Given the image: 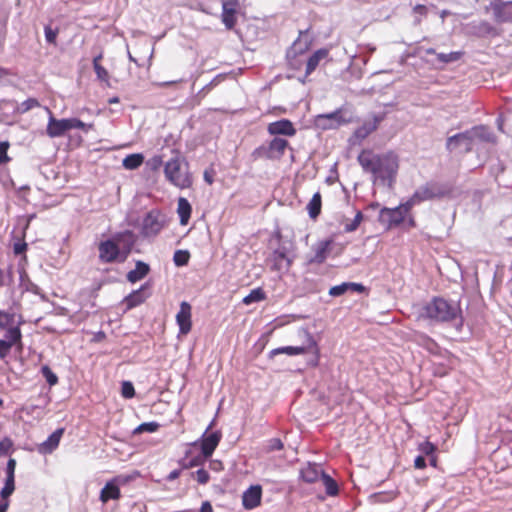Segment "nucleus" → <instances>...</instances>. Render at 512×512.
<instances>
[{"label":"nucleus","instance_id":"obj_1","mask_svg":"<svg viewBox=\"0 0 512 512\" xmlns=\"http://www.w3.org/2000/svg\"><path fill=\"white\" fill-rule=\"evenodd\" d=\"M358 161L365 171L372 174L374 184L388 187L393 185L399 168L398 157L394 153L374 154L363 151L358 156Z\"/></svg>","mask_w":512,"mask_h":512},{"label":"nucleus","instance_id":"obj_2","mask_svg":"<svg viewBox=\"0 0 512 512\" xmlns=\"http://www.w3.org/2000/svg\"><path fill=\"white\" fill-rule=\"evenodd\" d=\"M166 180L179 189H186L192 185V175L189 171V164L185 157L178 151L164 165Z\"/></svg>","mask_w":512,"mask_h":512},{"label":"nucleus","instance_id":"obj_3","mask_svg":"<svg viewBox=\"0 0 512 512\" xmlns=\"http://www.w3.org/2000/svg\"><path fill=\"white\" fill-rule=\"evenodd\" d=\"M422 316L437 322L461 320V309L455 302L434 298L423 307Z\"/></svg>","mask_w":512,"mask_h":512},{"label":"nucleus","instance_id":"obj_4","mask_svg":"<svg viewBox=\"0 0 512 512\" xmlns=\"http://www.w3.org/2000/svg\"><path fill=\"white\" fill-rule=\"evenodd\" d=\"M46 111L49 114L46 133L50 138L62 137L67 131L75 128L84 132L93 129V124H86L77 118L56 119L49 108H46Z\"/></svg>","mask_w":512,"mask_h":512},{"label":"nucleus","instance_id":"obj_5","mask_svg":"<svg viewBox=\"0 0 512 512\" xmlns=\"http://www.w3.org/2000/svg\"><path fill=\"white\" fill-rule=\"evenodd\" d=\"M450 190L436 182L426 183L420 186L414 194L408 199V207H413L423 201L442 198L448 195Z\"/></svg>","mask_w":512,"mask_h":512},{"label":"nucleus","instance_id":"obj_6","mask_svg":"<svg viewBox=\"0 0 512 512\" xmlns=\"http://www.w3.org/2000/svg\"><path fill=\"white\" fill-rule=\"evenodd\" d=\"M412 207H408V200L395 208H382L379 214V221L386 227L391 228L403 222L406 214Z\"/></svg>","mask_w":512,"mask_h":512},{"label":"nucleus","instance_id":"obj_7","mask_svg":"<svg viewBox=\"0 0 512 512\" xmlns=\"http://www.w3.org/2000/svg\"><path fill=\"white\" fill-rule=\"evenodd\" d=\"M304 335L306 337V344H304L302 346H286V347L277 348V349H274L271 352V354L275 355V354L285 353L287 355L293 356V355H298V354H302L305 352H309V353L314 354L317 358L318 357V348H317V344H316L315 340L313 339L311 334H309L307 332H304Z\"/></svg>","mask_w":512,"mask_h":512},{"label":"nucleus","instance_id":"obj_8","mask_svg":"<svg viewBox=\"0 0 512 512\" xmlns=\"http://www.w3.org/2000/svg\"><path fill=\"white\" fill-rule=\"evenodd\" d=\"M111 239L121 253V258L126 260L136 243L135 234L130 230H125L114 234Z\"/></svg>","mask_w":512,"mask_h":512},{"label":"nucleus","instance_id":"obj_9","mask_svg":"<svg viewBox=\"0 0 512 512\" xmlns=\"http://www.w3.org/2000/svg\"><path fill=\"white\" fill-rule=\"evenodd\" d=\"M164 222L160 212L152 210L143 219L142 234L145 237L156 236L163 228Z\"/></svg>","mask_w":512,"mask_h":512},{"label":"nucleus","instance_id":"obj_10","mask_svg":"<svg viewBox=\"0 0 512 512\" xmlns=\"http://www.w3.org/2000/svg\"><path fill=\"white\" fill-rule=\"evenodd\" d=\"M98 251L99 260L102 263H122L125 261V259L121 258V253L119 252L118 248L116 247V244H114L111 238L100 242L98 245Z\"/></svg>","mask_w":512,"mask_h":512},{"label":"nucleus","instance_id":"obj_11","mask_svg":"<svg viewBox=\"0 0 512 512\" xmlns=\"http://www.w3.org/2000/svg\"><path fill=\"white\" fill-rule=\"evenodd\" d=\"M5 338L0 340V358L4 359L7 357V355L10 352V349L14 345H19L21 347V330L17 327H9L8 329H5Z\"/></svg>","mask_w":512,"mask_h":512},{"label":"nucleus","instance_id":"obj_12","mask_svg":"<svg viewBox=\"0 0 512 512\" xmlns=\"http://www.w3.org/2000/svg\"><path fill=\"white\" fill-rule=\"evenodd\" d=\"M474 144L475 142L472 137L471 131L467 130L465 132L449 137L446 142V147L450 151L462 148L464 149V151L469 152L472 150Z\"/></svg>","mask_w":512,"mask_h":512},{"label":"nucleus","instance_id":"obj_13","mask_svg":"<svg viewBox=\"0 0 512 512\" xmlns=\"http://www.w3.org/2000/svg\"><path fill=\"white\" fill-rule=\"evenodd\" d=\"M490 8L497 22H512V1H491Z\"/></svg>","mask_w":512,"mask_h":512},{"label":"nucleus","instance_id":"obj_14","mask_svg":"<svg viewBox=\"0 0 512 512\" xmlns=\"http://www.w3.org/2000/svg\"><path fill=\"white\" fill-rule=\"evenodd\" d=\"M346 122L348 121L343 119L341 111L339 110L328 114L318 115L316 118V126L323 130L337 128Z\"/></svg>","mask_w":512,"mask_h":512},{"label":"nucleus","instance_id":"obj_15","mask_svg":"<svg viewBox=\"0 0 512 512\" xmlns=\"http://www.w3.org/2000/svg\"><path fill=\"white\" fill-rule=\"evenodd\" d=\"M213 422L209 425L206 432L203 435L202 442H201V451L205 458L210 457L216 447L218 446L222 434L220 431H215L210 434H207L208 430L212 427Z\"/></svg>","mask_w":512,"mask_h":512},{"label":"nucleus","instance_id":"obj_16","mask_svg":"<svg viewBox=\"0 0 512 512\" xmlns=\"http://www.w3.org/2000/svg\"><path fill=\"white\" fill-rule=\"evenodd\" d=\"M191 310V305L188 302H181L180 310L176 315V322L179 326L180 333L183 335L188 334L192 327Z\"/></svg>","mask_w":512,"mask_h":512},{"label":"nucleus","instance_id":"obj_17","mask_svg":"<svg viewBox=\"0 0 512 512\" xmlns=\"http://www.w3.org/2000/svg\"><path fill=\"white\" fill-rule=\"evenodd\" d=\"M270 260L272 268L277 271H287L292 263V260L287 255V249L281 246L273 251Z\"/></svg>","mask_w":512,"mask_h":512},{"label":"nucleus","instance_id":"obj_18","mask_svg":"<svg viewBox=\"0 0 512 512\" xmlns=\"http://www.w3.org/2000/svg\"><path fill=\"white\" fill-rule=\"evenodd\" d=\"M331 250V241L322 240L313 245V255L308 259L310 264H321L323 263Z\"/></svg>","mask_w":512,"mask_h":512},{"label":"nucleus","instance_id":"obj_19","mask_svg":"<svg viewBox=\"0 0 512 512\" xmlns=\"http://www.w3.org/2000/svg\"><path fill=\"white\" fill-rule=\"evenodd\" d=\"M262 488L260 485H254L248 488L242 496V503L246 509H254L261 503Z\"/></svg>","mask_w":512,"mask_h":512},{"label":"nucleus","instance_id":"obj_20","mask_svg":"<svg viewBox=\"0 0 512 512\" xmlns=\"http://www.w3.org/2000/svg\"><path fill=\"white\" fill-rule=\"evenodd\" d=\"M268 132L271 135H287L293 136L296 133L295 128L291 121L282 119L279 121L272 122L268 125Z\"/></svg>","mask_w":512,"mask_h":512},{"label":"nucleus","instance_id":"obj_21","mask_svg":"<svg viewBox=\"0 0 512 512\" xmlns=\"http://www.w3.org/2000/svg\"><path fill=\"white\" fill-rule=\"evenodd\" d=\"M383 120L382 116L374 115L371 120L365 121L362 126L356 129L355 137L358 139L366 138L370 133L375 131L379 123Z\"/></svg>","mask_w":512,"mask_h":512},{"label":"nucleus","instance_id":"obj_22","mask_svg":"<svg viewBox=\"0 0 512 512\" xmlns=\"http://www.w3.org/2000/svg\"><path fill=\"white\" fill-rule=\"evenodd\" d=\"M329 55V51L327 49H319L314 52L307 60L306 64V76L310 75L320 64V62L326 59Z\"/></svg>","mask_w":512,"mask_h":512},{"label":"nucleus","instance_id":"obj_23","mask_svg":"<svg viewBox=\"0 0 512 512\" xmlns=\"http://www.w3.org/2000/svg\"><path fill=\"white\" fill-rule=\"evenodd\" d=\"M322 473L324 472L319 466L315 464H308L306 467L301 469L300 475L303 481L307 483H314L319 479V477L322 478Z\"/></svg>","mask_w":512,"mask_h":512},{"label":"nucleus","instance_id":"obj_24","mask_svg":"<svg viewBox=\"0 0 512 512\" xmlns=\"http://www.w3.org/2000/svg\"><path fill=\"white\" fill-rule=\"evenodd\" d=\"M63 434V429H57L54 431L46 441H44L40 447L39 451L41 453H50L52 452L58 445Z\"/></svg>","mask_w":512,"mask_h":512},{"label":"nucleus","instance_id":"obj_25","mask_svg":"<svg viewBox=\"0 0 512 512\" xmlns=\"http://www.w3.org/2000/svg\"><path fill=\"white\" fill-rule=\"evenodd\" d=\"M149 270L150 268L148 264L142 261H137L135 269L128 272L127 280L131 283H136L143 279L149 273Z\"/></svg>","mask_w":512,"mask_h":512},{"label":"nucleus","instance_id":"obj_26","mask_svg":"<svg viewBox=\"0 0 512 512\" xmlns=\"http://www.w3.org/2000/svg\"><path fill=\"white\" fill-rule=\"evenodd\" d=\"M121 496L119 487L114 482H108L100 492V500L103 503L111 499L117 500Z\"/></svg>","mask_w":512,"mask_h":512},{"label":"nucleus","instance_id":"obj_27","mask_svg":"<svg viewBox=\"0 0 512 512\" xmlns=\"http://www.w3.org/2000/svg\"><path fill=\"white\" fill-rule=\"evenodd\" d=\"M192 207L189 203V201L184 198L180 197L178 199L177 204V213L180 218V224L181 225H187L191 216Z\"/></svg>","mask_w":512,"mask_h":512},{"label":"nucleus","instance_id":"obj_28","mask_svg":"<svg viewBox=\"0 0 512 512\" xmlns=\"http://www.w3.org/2000/svg\"><path fill=\"white\" fill-rule=\"evenodd\" d=\"M474 142H495L493 133L485 126H477L470 129Z\"/></svg>","mask_w":512,"mask_h":512},{"label":"nucleus","instance_id":"obj_29","mask_svg":"<svg viewBox=\"0 0 512 512\" xmlns=\"http://www.w3.org/2000/svg\"><path fill=\"white\" fill-rule=\"evenodd\" d=\"M288 146V141L283 138H274L269 144V157L280 158Z\"/></svg>","mask_w":512,"mask_h":512},{"label":"nucleus","instance_id":"obj_30","mask_svg":"<svg viewBox=\"0 0 512 512\" xmlns=\"http://www.w3.org/2000/svg\"><path fill=\"white\" fill-rule=\"evenodd\" d=\"M146 285H143L140 289L133 291L127 297H125L124 302L127 305L128 309L134 308L141 303H143L147 296L143 294Z\"/></svg>","mask_w":512,"mask_h":512},{"label":"nucleus","instance_id":"obj_31","mask_svg":"<svg viewBox=\"0 0 512 512\" xmlns=\"http://www.w3.org/2000/svg\"><path fill=\"white\" fill-rule=\"evenodd\" d=\"M322 200L321 194L316 192L307 205V211L312 219H316L321 212Z\"/></svg>","mask_w":512,"mask_h":512},{"label":"nucleus","instance_id":"obj_32","mask_svg":"<svg viewBox=\"0 0 512 512\" xmlns=\"http://www.w3.org/2000/svg\"><path fill=\"white\" fill-rule=\"evenodd\" d=\"M474 28L475 34L479 37L497 36L499 34L497 29L486 21H481Z\"/></svg>","mask_w":512,"mask_h":512},{"label":"nucleus","instance_id":"obj_33","mask_svg":"<svg viewBox=\"0 0 512 512\" xmlns=\"http://www.w3.org/2000/svg\"><path fill=\"white\" fill-rule=\"evenodd\" d=\"M222 22L228 29L233 28L235 25V11L232 8H228L227 3L223 4Z\"/></svg>","mask_w":512,"mask_h":512},{"label":"nucleus","instance_id":"obj_34","mask_svg":"<svg viewBox=\"0 0 512 512\" xmlns=\"http://www.w3.org/2000/svg\"><path fill=\"white\" fill-rule=\"evenodd\" d=\"M143 156L141 154H131L124 158L123 160V166L126 169H136L143 163Z\"/></svg>","mask_w":512,"mask_h":512},{"label":"nucleus","instance_id":"obj_35","mask_svg":"<svg viewBox=\"0 0 512 512\" xmlns=\"http://www.w3.org/2000/svg\"><path fill=\"white\" fill-rule=\"evenodd\" d=\"M265 299V293L261 288L251 290V292L243 298V303L250 305Z\"/></svg>","mask_w":512,"mask_h":512},{"label":"nucleus","instance_id":"obj_36","mask_svg":"<svg viewBox=\"0 0 512 512\" xmlns=\"http://www.w3.org/2000/svg\"><path fill=\"white\" fill-rule=\"evenodd\" d=\"M101 58H102V55L100 54L93 59V68H94V71L99 80L108 82V79H109L108 71L103 66H101L99 63Z\"/></svg>","mask_w":512,"mask_h":512},{"label":"nucleus","instance_id":"obj_37","mask_svg":"<svg viewBox=\"0 0 512 512\" xmlns=\"http://www.w3.org/2000/svg\"><path fill=\"white\" fill-rule=\"evenodd\" d=\"M309 48V43L307 41H303L301 38H298L294 41L290 50L288 51V57L296 56L297 54H302Z\"/></svg>","mask_w":512,"mask_h":512},{"label":"nucleus","instance_id":"obj_38","mask_svg":"<svg viewBox=\"0 0 512 512\" xmlns=\"http://www.w3.org/2000/svg\"><path fill=\"white\" fill-rule=\"evenodd\" d=\"M321 480L325 486V490L328 495H330V496L337 495L338 485L329 475L322 473Z\"/></svg>","mask_w":512,"mask_h":512},{"label":"nucleus","instance_id":"obj_39","mask_svg":"<svg viewBox=\"0 0 512 512\" xmlns=\"http://www.w3.org/2000/svg\"><path fill=\"white\" fill-rule=\"evenodd\" d=\"M463 55L461 51H454L450 53H437V60L443 64L452 63L458 61Z\"/></svg>","mask_w":512,"mask_h":512},{"label":"nucleus","instance_id":"obj_40","mask_svg":"<svg viewBox=\"0 0 512 512\" xmlns=\"http://www.w3.org/2000/svg\"><path fill=\"white\" fill-rule=\"evenodd\" d=\"M189 259L190 253L187 250H176L173 255L174 264L178 267L187 265Z\"/></svg>","mask_w":512,"mask_h":512},{"label":"nucleus","instance_id":"obj_41","mask_svg":"<svg viewBox=\"0 0 512 512\" xmlns=\"http://www.w3.org/2000/svg\"><path fill=\"white\" fill-rule=\"evenodd\" d=\"M160 427L157 422H145L136 427L133 431V434H141L144 432L153 433L158 430Z\"/></svg>","mask_w":512,"mask_h":512},{"label":"nucleus","instance_id":"obj_42","mask_svg":"<svg viewBox=\"0 0 512 512\" xmlns=\"http://www.w3.org/2000/svg\"><path fill=\"white\" fill-rule=\"evenodd\" d=\"M14 318V314L0 311V328L8 329L9 327H15Z\"/></svg>","mask_w":512,"mask_h":512},{"label":"nucleus","instance_id":"obj_43","mask_svg":"<svg viewBox=\"0 0 512 512\" xmlns=\"http://www.w3.org/2000/svg\"><path fill=\"white\" fill-rule=\"evenodd\" d=\"M15 490V482L14 479L6 478L5 485L1 490V497L3 501L7 500V498L14 492Z\"/></svg>","mask_w":512,"mask_h":512},{"label":"nucleus","instance_id":"obj_44","mask_svg":"<svg viewBox=\"0 0 512 512\" xmlns=\"http://www.w3.org/2000/svg\"><path fill=\"white\" fill-rule=\"evenodd\" d=\"M41 372H42L43 377L49 383V385L53 386V385L57 384L58 377L56 376L55 373H53V371L48 366H46V365L43 366L41 368Z\"/></svg>","mask_w":512,"mask_h":512},{"label":"nucleus","instance_id":"obj_45","mask_svg":"<svg viewBox=\"0 0 512 512\" xmlns=\"http://www.w3.org/2000/svg\"><path fill=\"white\" fill-rule=\"evenodd\" d=\"M38 106H40V103L38 102V100H36L34 98H29L19 105L18 111L20 113H26L27 111H29L35 107H38Z\"/></svg>","mask_w":512,"mask_h":512},{"label":"nucleus","instance_id":"obj_46","mask_svg":"<svg viewBox=\"0 0 512 512\" xmlns=\"http://www.w3.org/2000/svg\"><path fill=\"white\" fill-rule=\"evenodd\" d=\"M349 290V282H344L340 285H336L330 288L329 295L333 297H338L343 295Z\"/></svg>","mask_w":512,"mask_h":512},{"label":"nucleus","instance_id":"obj_47","mask_svg":"<svg viewBox=\"0 0 512 512\" xmlns=\"http://www.w3.org/2000/svg\"><path fill=\"white\" fill-rule=\"evenodd\" d=\"M362 219H363V215H362L361 211H358L356 213L354 219L350 223L345 224L344 230L346 232L355 231L359 227Z\"/></svg>","mask_w":512,"mask_h":512},{"label":"nucleus","instance_id":"obj_48","mask_svg":"<svg viewBox=\"0 0 512 512\" xmlns=\"http://www.w3.org/2000/svg\"><path fill=\"white\" fill-rule=\"evenodd\" d=\"M121 394L124 398L130 399L135 395V389L130 381L122 383Z\"/></svg>","mask_w":512,"mask_h":512},{"label":"nucleus","instance_id":"obj_49","mask_svg":"<svg viewBox=\"0 0 512 512\" xmlns=\"http://www.w3.org/2000/svg\"><path fill=\"white\" fill-rule=\"evenodd\" d=\"M418 450L421 453L429 456L434 453V451L436 450V446L429 441H424L418 445Z\"/></svg>","mask_w":512,"mask_h":512},{"label":"nucleus","instance_id":"obj_50","mask_svg":"<svg viewBox=\"0 0 512 512\" xmlns=\"http://www.w3.org/2000/svg\"><path fill=\"white\" fill-rule=\"evenodd\" d=\"M9 148L8 142H0V164L8 162L10 159L7 155V150Z\"/></svg>","mask_w":512,"mask_h":512},{"label":"nucleus","instance_id":"obj_51","mask_svg":"<svg viewBox=\"0 0 512 512\" xmlns=\"http://www.w3.org/2000/svg\"><path fill=\"white\" fill-rule=\"evenodd\" d=\"M195 475L197 482L203 485L206 484L210 479L209 473L204 469L197 470Z\"/></svg>","mask_w":512,"mask_h":512},{"label":"nucleus","instance_id":"obj_52","mask_svg":"<svg viewBox=\"0 0 512 512\" xmlns=\"http://www.w3.org/2000/svg\"><path fill=\"white\" fill-rule=\"evenodd\" d=\"M57 37V31L53 30L51 27H45V38L48 43L55 44Z\"/></svg>","mask_w":512,"mask_h":512},{"label":"nucleus","instance_id":"obj_53","mask_svg":"<svg viewBox=\"0 0 512 512\" xmlns=\"http://www.w3.org/2000/svg\"><path fill=\"white\" fill-rule=\"evenodd\" d=\"M15 467H16V460L13 458H10L7 463V468H6L7 477L6 478H9V479L15 478V474H14Z\"/></svg>","mask_w":512,"mask_h":512},{"label":"nucleus","instance_id":"obj_54","mask_svg":"<svg viewBox=\"0 0 512 512\" xmlns=\"http://www.w3.org/2000/svg\"><path fill=\"white\" fill-rule=\"evenodd\" d=\"M268 450L275 451L283 448V443L278 438H272L268 441Z\"/></svg>","mask_w":512,"mask_h":512},{"label":"nucleus","instance_id":"obj_55","mask_svg":"<svg viewBox=\"0 0 512 512\" xmlns=\"http://www.w3.org/2000/svg\"><path fill=\"white\" fill-rule=\"evenodd\" d=\"M163 163V160H162V157L161 156H154L153 158H151L148 162V164L150 165V167L153 169V170H157L158 168L161 167Z\"/></svg>","mask_w":512,"mask_h":512},{"label":"nucleus","instance_id":"obj_56","mask_svg":"<svg viewBox=\"0 0 512 512\" xmlns=\"http://www.w3.org/2000/svg\"><path fill=\"white\" fill-rule=\"evenodd\" d=\"M12 447V442L10 439H4L0 442V453H7Z\"/></svg>","mask_w":512,"mask_h":512},{"label":"nucleus","instance_id":"obj_57","mask_svg":"<svg viewBox=\"0 0 512 512\" xmlns=\"http://www.w3.org/2000/svg\"><path fill=\"white\" fill-rule=\"evenodd\" d=\"M414 467L416 469H423L426 467V461L423 456H417L414 460Z\"/></svg>","mask_w":512,"mask_h":512},{"label":"nucleus","instance_id":"obj_58","mask_svg":"<svg viewBox=\"0 0 512 512\" xmlns=\"http://www.w3.org/2000/svg\"><path fill=\"white\" fill-rule=\"evenodd\" d=\"M214 170L211 169V170H205L204 171V180L209 184L211 185L213 182H214Z\"/></svg>","mask_w":512,"mask_h":512},{"label":"nucleus","instance_id":"obj_59","mask_svg":"<svg viewBox=\"0 0 512 512\" xmlns=\"http://www.w3.org/2000/svg\"><path fill=\"white\" fill-rule=\"evenodd\" d=\"M413 11L419 15L425 16L427 14V8L424 5L418 4L413 8Z\"/></svg>","mask_w":512,"mask_h":512},{"label":"nucleus","instance_id":"obj_60","mask_svg":"<svg viewBox=\"0 0 512 512\" xmlns=\"http://www.w3.org/2000/svg\"><path fill=\"white\" fill-rule=\"evenodd\" d=\"M349 290L356 292H363L364 286L358 283L349 282Z\"/></svg>","mask_w":512,"mask_h":512},{"label":"nucleus","instance_id":"obj_61","mask_svg":"<svg viewBox=\"0 0 512 512\" xmlns=\"http://www.w3.org/2000/svg\"><path fill=\"white\" fill-rule=\"evenodd\" d=\"M200 512H213V508L210 502L204 501L201 505Z\"/></svg>","mask_w":512,"mask_h":512},{"label":"nucleus","instance_id":"obj_62","mask_svg":"<svg viewBox=\"0 0 512 512\" xmlns=\"http://www.w3.org/2000/svg\"><path fill=\"white\" fill-rule=\"evenodd\" d=\"M210 468L214 471H220L223 469L222 462L220 461H211L210 462Z\"/></svg>","mask_w":512,"mask_h":512},{"label":"nucleus","instance_id":"obj_63","mask_svg":"<svg viewBox=\"0 0 512 512\" xmlns=\"http://www.w3.org/2000/svg\"><path fill=\"white\" fill-rule=\"evenodd\" d=\"M423 338V343L426 345V347L429 349V350H432L434 347H435V342L430 339L429 337H422Z\"/></svg>","mask_w":512,"mask_h":512},{"label":"nucleus","instance_id":"obj_64","mask_svg":"<svg viewBox=\"0 0 512 512\" xmlns=\"http://www.w3.org/2000/svg\"><path fill=\"white\" fill-rule=\"evenodd\" d=\"M9 506V501L5 500L2 503H0V512H6Z\"/></svg>","mask_w":512,"mask_h":512}]
</instances>
